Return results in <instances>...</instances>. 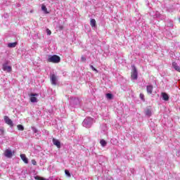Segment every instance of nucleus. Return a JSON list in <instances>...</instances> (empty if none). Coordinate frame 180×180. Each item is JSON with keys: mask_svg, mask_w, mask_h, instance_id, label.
I'll return each mask as SVG.
<instances>
[{"mask_svg": "<svg viewBox=\"0 0 180 180\" xmlns=\"http://www.w3.org/2000/svg\"><path fill=\"white\" fill-rule=\"evenodd\" d=\"M47 61H48V63H53V64H58V63H60V61H61V58H60V56H58L57 55H53V56H49Z\"/></svg>", "mask_w": 180, "mask_h": 180, "instance_id": "nucleus-1", "label": "nucleus"}, {"mask_svg": "<svg viewBox=\"0 0 180 180\" xmlns=\"http://www.w3.org/2000/svg\"><path fill=\"white\" fill-rule=\"evenodd\" d=\"M132 72L131 73V78L132 79H137L138 77H139V74L137 73V68H136V66L132 65Z\"/></svg>", "mask_w": 180, "mask_h": 180, "instance_id": "nucleus-2", "label": "nucleus"}, {"mask_svg": "<svg viewBox=\"0 0 180 180\" xmlns=\"http://www.w3.org/2000/svg\"><path fill=\"white\" fill-rule=\"evenodd\" d=\"M4 122L6 124H8L9 127H13V122L12 121V120H11L9 118V117L5 115L4 117Z\"/></svg>", "mask_w": 180, "mask_h": 180, "instance_id": "nucleus-3", "label": "nucleus"}, {"mask_svg": "<svg viewBox=\"0 0 180 180\" xmlns=\"http://www.w3.org/2000/svg\"><path fill=\"white\" fill-rule=\"evenodd\" d=\"M30 101L32 103L37 102V98H36V96H39V94H30Z\"/></svg>", "mask_w": 180, "mask_h": 180, "instance_id": "nucleus-4", "label": "nucleus"}, {"mask_svg": "<svg viewBox=\"0 0 180 180\" xmlns=\"http://www.w3.org/2000/svg\"><path fill=\"white\" fill-rule=\"evenodd\" d=\"M4 155L7 158H12V156L13 155V154L12 153V150H11L6 149L5 150V152H4Z\"/></svg>", "mask_w": 180, "mask_h": 180, "instance_id": "nucleus-5", "label": "nucleus"}, {"mask_svg": "<svg viewBox=\"0 0 180 180\" xmlns=\"http://www.w3.org/2000/svg\"><path fill=\"white\" fill-rule=\"evenodd\" d=\"M51 82L52 85H57V77L53 74L51 75Z\"/></svg>", "mask_w": 180, "mask_h": 180, "instance_id": "nucleus-6", "label": "nucleus"}, {"mask_svg": "<svg viewBox=\"0 0 180 180\" xmlns=\"http://www.w3.org/2000/svg\"><path fill=\"white\" fill-rule=\"evenodd\" d=\"M53 143L54 144V146H56L58 148H61V142H60V141L56 139H53Z\"/></svg>", "mask_w": 180, "mask_h": 180, "instance_id": "nucleus-7", "label": "nucleus"}, {"mask_svg": "<svg viewBox=\"0 0 180 180\" xmlns=\"http://www.w3.org/2000/svg\"><path fill=\"white\" fill-rule=\"evenodd\" d=\"M3 70L4 71H6L7 72H11L12 71V67L8 66L6 64L3 65Z\"/></svg>", "mask_w": 180, "mask_h": 180, "instance_id": "nucleus-8", "label": "nucleus"}, {"mask_svg": "<svg viewBox=\"0 0 180 180\" xmlns=\"http://www.w3.org/2000/svg\"><path fill=\"white\" fill-rule=\"evenodd\" d=\"M20 158H21V160H23V162H24L25 164H29V160L27 159V158H26V155H25V154H21V155H20Z\"/></svg>", "mask_w": 180, "mask_h": 180, "instance_id": "nucleus-9", "label": "nucleus"}, {"mask_svg": "<svg viewBox=\"0 0 180 180\" xmlns=\"http://www.w3.org/2000/svg\"><path fill=\"white\" fill-rule=\"evenodd\" d=\"M153 87L152 85H148L146 86V91H147L148 94H149L150 95H151V94H153Z\"/></svg>", "mask_w": 180, "mask_h": 180, "instance_id": "nucleus-10", "label": "nucleus"}, {"mask_svg": "<svg viewBox=\"0 0 180 180\" xmlns=\"http://www.w3.org/2000/svg\"><path fill=\"white\" fill-rule=\"evenodd\" d=\"M161 95L163 101H169V96L167 93H162Z\"/></svg>", "mask_w": 180, "mask_h": 180, "instance_id": "nucleus-11", "label": "nucleus"}, {"mask_svg": "<svg viewBox=\"0 0 180 180\" xmlns=\"http://www.w3.org/2000/svg\"><path fill=\"white\" fill-rule=\"evenodd\" d=\"M172 67L174 68L176 71L178 72H180V67L178 65V64L175 62L172 63Z\"/></svg>", "mask_w": 180, "mask_h": 180, "instance_id": "nucleus-12", "label": "nucleus"}, {"mask_svg": "<svg viewBox=\"0 0 180 180\" xmlns=\"http://www.w3.org/2000/svg\"><path fill=\"white\" fill-rule=\"evenodd\" d=\"M16 46H18V42H13V43L8 44V47H9V49H13L16 47Z\"/></svg>", "mask_w": 180, "mask_h": 180, "instance_id": "nucleus-13", "label": "nucleus"}, {"mask_svg": "<svg viewBox=\"0 0 180 180\" xmlns=\"http://www.w3.org/2000/svg\"><path fill=\"white\" fill-rule=\"evenodd\" d=\"M90 25L91 27H96V20L95 19L92 18L90 20Z\"/></svg>", "mask_w": 180, "mask_h": 180, "instance_id": "nucleus-14", "label": "nucleus"}, {"mask_svg": "<svg viewBox=\"0 0 180 180\" xmlns=\"http://www.w3.org/2000/svg\"><path fill=\"white\" fill-rule=\"evenodd\" d=\"M145 114L146 115V116H148V117H150V116H151L152 113H151V108H147L145 110Z\"/></svg>", "mask_w": 180, "mask_h": 180, "instance_id": "nucleus-15", "label": "nucleus"}, {"mask_svg": "<svg viewBox=\"0 0 180 180\" xmlns=\"http://www.w3.org/2000/svg\"><path fill=\"white\" fill-rule=\"evenodd\" d=\"M41 11H43V12H44V13H50V12H49L47 11V7H46V5H44V4L41 5Z\"/></svg>", "mask_w": 180, "mask_h": 180, "instance_id": "nucleus-16", "label": "nucleus"}, {"mask_svg": "<svg viewBox=\"0 0 180 180\" xmlns=\"http://www.w3.org/2000/svg\"><path fill=\"white\" fill-rule=\"evenodd\" d=\"M34 179H36V180H49V179H46V178L41 177L40 176H35Z\"/></svg>", "mask_w": 180, "mask_h": 180, "instance_id": "nucleus-17", "label": "nucleus"}, {"mask_svg": "<svg viewBox=\"0 0 180 180\" xmlns=\"http://www.w3.org/2000/svg\"><path fill=\"white\" fill-rule=\"evenodd\" d=\"M17 128L18 130H20V131H23V130H25V127H23V125L22 124H18L17 126Z\"/></svg>", "mask_w": 180, "mask_h": 180, "instance_id": "nucleus-18", "label": "nucleus"}, {"mask_svg": "<svg viewBox=\"0 0 180 180\" xmlns=\"http://www.w3.org/2000/svg\"><path fill=\"white\" fill-rule=\"evenodd\" d=\"M100 143H101V145L102 146V147H105V146H106V144H107L106 141H105V140H103V139H102V140L100 141Z\"/></svg>", "mask_w": 180, "mask_h": 180, "instance_id": "nucleus-19", "label": "nucleus"}, {"mask_svg": "<svg viewBox=\"0 0 180 180\" xmlns=\"http://www.w3.org/2000/svg\"><path fill=\"white\" fill-rule=\"evenodd\" d=\"M106 98H108V99H112L113 98V95L112 94H106Z\"/></svg>", "mask_w": 180, "mask_h": 180, "instance_id": "nucleus-20", "label": "nucleus"}, {"mask_svg": "<svg viewBox=\"0 0 180 180\" xmlns=\"http://www.w3.org/2000/svg\"><path fill=\"white\" fill-rule=\"evenodd\" d=\"M65 174L68 175V176H71V174L68 170H65Z\"/></svg>", "mask_w": 180, "mask_h": 180, "instance_id": "nucleus-21", "label": "nucleus"}, {"mask_svg": "<svg viewBox=\"0 0 180 180\" xmlns=\"http://www.w3.org/2000/svg\"><path fill=\"white\" fill-rule=\"evenodd\" d=\"M81 60L84 63V62L86 61V58H85V56H82Z\"/></svg>", "mask_w": 180, "mask_h": 180, "instance_id": "nucleus-22", "label": "nucleus"}, {"mask_svg": "<svg viewBox=\"0 0 180 180\" xmlns=\"http://www.w3.org/2000/svg\"><path fill=\"white\" fill-rule=\"evenodd\" d=\"M90 67H91V70H93V71H96V72H98V70H96V68H95L94 67V65H90Z\"/></svg>", "mask_w": 180, "mask_h": 180, "instance_id": "nucleus-23", "label": "nucleus"}, {"mask_svg": "<svg viewBox=\"0 0 180 180\" xmlns=\"http://www.w3.org/2000/svg\"><path fill=\"white\" fill-rule=\"evenodd\" d=\"M139 96L142 101H144V94H140Z\"/></svg>", "mask_w": 180, "mask_h": 180, "instance_id": "nucleus-24", "label": "nucleus"}, {"mask_svg": "<svg viewBox=\"0 0 180 180\" xmlns=\"http://www.w3.org/2000/svg\"><path fill=\"white\" fill-rule=\"evenodd\" d=\"M32 131L34 132V133H37V129H36V127H32Z\"/></svg>", "mask_w": 180, "mask_h": 180, "instance_id": "nucleus-25", "label": "nucleus"}, {"mask_svg": "<svg viewBox=\"0 0 180 180\" xmlns=\"http://www.w3.org/2000/svg\"><path fill=\"white\" fill-rule=\"evenodd\" d=\"M46 33L50 36V34H51V30L46 29Z\"/></svg>", "mask_w": 180, "mask_h": 180, "instance_id": "nucleus-26", "label": "nucleus"}, {"mask_svg": "<svg viewBox=\"0 0 180 180\" xmlns=\"http://www.w3.org/2000/svg\"><path fill=\"white\" fill-rule=\"evenodd\" d=\"M58 27H59V30H63V29H64V26L63 25H60Z\"/></svg>", "mask_w": 180, "mask_h": 180, "instance_id": "nucleus-27", "label": "nucleus"}, {"mask_svg": "<svg viewBox=\"0 0 180 180\" xmlns=\"http://www.w3.org/2000/svg\"><path fill=\"white\" fill-rule=\"evenodd\" d=\"M32 162L33 165H36V164H37L36 160H32Z\"/></svg>", "mask_w": 180, "mask_h": 180, "instance_id": "nucleus-28", "label": "nucleus"}, {"mask_svg": "<svg viewBox=\"0 0 180 180\" xmlns=\"http://www.w3.org/2000/svg\"><path fill=\"white\" fill-rule=\"evenodd\" d=\"M0 133H1V134H4V129H0Z\"/></svg>", "mask_w": 180, "mask_h": 180, "instance_id": "nucleus-29", "label": "nucleus"}, {"mask_svg": "<svg viewBox=\"0 0 180 180\" xmlns=\"http://www.w3.org/2000/svg\"><path fill=\"white\" fill-rule=\"evenodd\" d=\"M179 21L180 22V18H179Z\"/></svg>", "mask_w": 180, "mask_h": 180, "instance_id": "nucleus-30", "label": "nucleus"}]
</instances>
